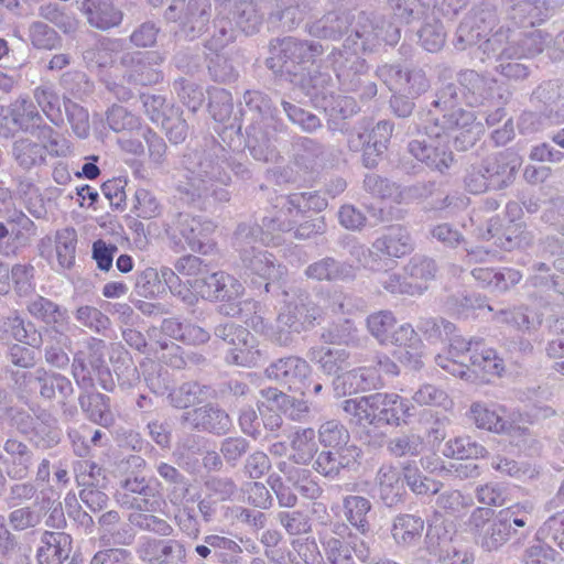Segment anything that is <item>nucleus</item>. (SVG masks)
<instances>
[{"label":"nucleus","mask_w":564,"mask_h":564,"mask_svg":"<svg viewBox=\"0 0 564 564\" xmlns=\"http://www.w3.org/2000/svg\"><path fill=\"white\" fill-rule=\"evenodd\" d=\"M351 30L343 50H334L328 55L336 78L346 91L357 90L367 73L366 61L361 52L375 51L382 44L394 45L400 40V30L391 22L365 12H328L307 25V32L315 37L338 39L345 31Z\"/></svg>","instance_id":"f257e3e1"},{"label":"nucleus","mask_w":564,"mask_h":564,"mask_svg":"<svg viewBox=\"0 0 564 564\" xmlns=\"http://www.w3.org/2000/svg\"><path fill=\"white\" fill-rule=\"evenodd\" d=\"M459 94L467 105L471 107L480 106L490 97L489 83L484 76L479 75L473 69H466L458 74ZM459 98L458 91L453 84H448L441 89V96L433 104L438 107L444 105V110L452 112L444 113L442 119L434 117L432 111H429L426 121L433 120L434 127L429 128L425 126V133L431 138V143L425 142V165L444 173L448 169L454 158L448 148L449 139L446 133L447 129L453 127H460L462 131L455 137L456 148L458 150H466L468 147L474 145L476 140L482 132L481 124L474 122L475 116L470 111H464L460 108L454 110L456 100Z\"/></svg>","instance_id":"f03ea898"},{"label":"nucleus","mask_w":564,"mask_h":564,"mask_svg":"<svg viewBox=\"0 0 564 564\" xmlns=\"http://www.w3.org/2000/svg\"><path fill=\"white\" fill-rule=\"evenodd\" d=\"M323 51L319 43L284 37L271 44V56L267 58V66L279 75H290L294 79L301 76L299 83L306 89V95L315 107L347 118L355 112L356 104L350 97L334 95L329 75L319 73L304 77V72L308 70Z\"/></svg>","instance_id":"7ed1b4c3"},{"label":"nucleus","mask_w":564,"mask_h":564,"mask_svg":"<svg viewBox=\"0 0 564 564\" xmlns=\"http://www.w3.org/2000/svg\"><path fill=\"white\" fill-rule=\"evenodd\" d=\"M283 234L278 230L276 225L267 227L264 218L261 226L251 221L242 223L235 232L234 247L239 253L246 274L265 282L267 292L270 282L279 281L285 275L286 268L279 263L272 253L257 245L279 246L284 241Z\"/></svg>","instance_id":"20e7f679"},{"label":"nucleus","mask_w":564,"mask_h":564,"mask_svg":"<svg viewBox=\"0 0 564 564\" xmlns=\"http://www.w3.org/2000/svg\"><path fill=\"white\" fill-rule=\"evenodd\" d=\"M242 122H246L247 147L258 161L273 162L278 159L274 134L283 130L271 99L259 90L243 94Z\"/></svg>","instance_id":"39448f33"},{"label":"nucleus","mask_w":564,"mask_h":564,"mask_svg":"<svg viewBox=\"0 0 564 564\" xmlns=\"http://www.w3.org/2000/svg\"><path fill=\"white\" fill-rule=\"evenodd\" d=\"M226 150L215 140H210L206 149H189L183 158L184 178L177 184V191L194 202L207 194L215 182L228 185L230 175L225 171L221 159Z\"/></svg>","instance_id":"423d86ee"},{"label":"nucleus","mask_w":564,"mask_h":564,"mask_svg":"<svg viewBox=\"0 0 564 564\" xmlns=\"http://www.w3.org/2000/svg\"><path fill=\"white\" fill-rule=\"evenodd\" d=\"M343 410L359 425L406 424L413 415L414 406L397 393H372L348 399Z\"/></svg>","instance_id":"0eeeda50"},{"label":"nucleus","mask_w":564,"mask_h":564,"mask_svg":"<svg viewBox=\"0 0 564 564\" xmlns=\"http://www.w3.org/2000/svg\"><path fill=\"white\" fill-rule=\"evenodd\" d=\"M321 316V307L314 304L306 294H300L295 301H290L284 305L274 326H268L259 315H254L250 319L246 318L245 322L275 344L289 346L293 341V334L308 329Z\"/></svg>","instance_id":"6e6552de"},{"label":"nucleus","mask_w":564,"mask_h":564,"mask_svg":"<svg viewBox=\"0 0 564 564\" xmlns=\"http://www.w3.org/2000/svg\"><path fill=\"white\" fill-rule=\"evenodd\" d=\"M193 288L203 299L220 302L219 311L230 317L243 318V311L253 310L257 303L242 301L245 286L235 276L224 272H215L204 280H195Z\"/></svg>","instance_id":"1a4fd4ad"},{"label":"nucleus","mask_w":564,"mask_h":564,"mask_svg":"<svg viewBox=\"0 0 564 564\" xmlns=\"http://www.w3.org/2000/svg\"><path fill=\"white\" fill-rule=\"evenodd\" d=\"M347 525L334 523L332 532H319L318 539L323 549L324 564H350L352 555L361 563H367L371 556L373 539H366L358 533L348 532Z\"/></svg>","instance_id":"9d476101"},{"label":"nucleus","mask_w":564,"mask_h":564,"mask_svg":"<svg viewBox=\"0 0 564 564\" xmlns=\"http://www.w3.org/2000/svg\"><path fill=\"white\" fill-rule=\"evenodd\" d=\"M499 19L497 10L489 3H482L471 15L464 19L459 24L457 33L459 41H465L468 44L475 43L485 39L482 44L484 52L496 53L505 43L510 39V25L516 26L512 21L507 26V32L503 31L505 26L501 25L497 29Z\"/></svg>","instance_id":"9b49d317"},{"label":"nucleus","mask_w":564,"mask_h":564,"mask_svg":"<svg viewBox=\"0 0 564 564\" xmlns=\"http://www.w3.org/2000/svg\"><path fill=\"white\" fill-rule=\"evenodd\" d=\"M105 341L93 337L87 341L85 349L74 355L72 372L80 389H91L97 378L102 389L112 390L113 380L105 360Z\"/></svg>","instance_id":"f8f14e48"},{"label":"nucleus","mask_w":564,"mask_h":564,"mask_svg":"<svg viewBox=\"0 0 564 564\" xmlns=\"http://www.w3.org/2000/svg\"><path fill=\"white\" fill-rule=\"evenodd\" d=\"M215 227L208 219L180 213L174 223L166 228V234L176 251L185 250L187 247L192 251L207 254L214 248L210 236Z\"/></svg>","instance_id":"ddd939ff"},{"label":"nucleus","mask_w":564,"mask_h":564,"mask_svg":"<svg viewBox=\"0 0 564 564\" xmlns=\"http://www.w3.org/2000/svg\"><path fill=\"white\" fill-rule=\"evenodd\" d=\"M155 478L127 477L121 482L122 491L116 494L117 502L127 509L158 512L165 505Z\"/></svg>","instance_id":"4468645a"},{"label":"nucleus","mask_w":564,"mask_h":564,"mask_svg":"<svg viewBox=\"0 0 564 564\" xmlns=\"http://www.w3.org/2000/svg\"><path fill=\"white\" fill-rule=\"evenodd\" d=\"M393 131V124L383 120L368 133L366 128L354 127L346 130L347 145L350 151H362V163L366 167L377 166L380 158L384 153L390 142Z\"/></svg>","instance_id":"2eb2a0df"},{"label":"nucleus","mask_w":564,"mask_h":564,"mask_svg":"<svg viewBox=\"0 0 564 564\" xmlns=\"http://www.w3.org/2000/svg\"><path fill=\"white\" fill-rule=\"evenodd\" d=\"M215 335L229 345L226 354L228 364L253 367L261 360L258 340L246 327L226 323L215 328Z\"/></svg>","instance_id":"dca6fc26"},{"label":"nucleus","mask_w":564,"mask_h":564,"mask_svg":"<svg viewBox=\"0 0 564 564\" xmlns=\"http://www.w3.org/2000/svg\"><path fill=\"white\" fill-rule=\"evenodd\" d=\"M326 200L316 193H294L278 198L280 209L272 216L264 217V225H276L281 232H290L294 229L299 216L305 210H322L326 207Z\"/></svg>","instance_id":"f3484780"},{"label":"nucleus","mask_w":564,"mask_h":564,"mask_svg":"<svg viewBox=\"0 0 564 564\" xmlns=\"http://www.w3.org/2000/svg\"><path fill=\"white\" fill-rule=\"evenodd\" d=\"M209 11V0H173L164 17L167 21L177 22L184 35L194 40L206 31Z\"/></svg>","instance_id":"a211bd4d"},{"label":"nucleus","mask_w":564,"mask_h":564,"mask_svg":"<svg viewBox=\"0 0 564 564\" xmlns=\"http://www.w3.org/2000/svg\"><path fill=\"white\" fill-rule=\"evenodd\" d=\"M436 414L437 417L433 422L432 426L429 427L427 434L431 449L434 453L441 452L444 456L454 457L458 460L473 459L485 456L487 453L486 448L477 442L473 441L469 436L456 437L455 440L448 441L442 445V442L446 436L445 416H438V412Z\"/></svg>","instance_id":"6ab92c4d"},{"label":"nucleus","mask_w":564,"mask_h":564,"mask_svg":"<svg viewBox=\"0 0 564 564\" xmlns=\"http://www.w3.org/2000/svg\"><path fill=\"white\" fill-rule=\"evenodd\" d=\"M311 373L312 368L308 362L297 356L280 358L265 369V376L269 379L302 395L310 390Z\"/></svg>","instance_id":"aec40b11"},{"label":"nucleus","mask_w":564,"mask_h":564,"mask_svg":"<svg viewBox=\"0 0 564 564\" xmlns=\"http://www.w3.org/2000/svg\"><path fill=\"white\" fill-rule=\"evenodd\" d=\"M165 59V56L156 51L145 53H127L121 57V63L130 67L127 80L135 85H154L163 79L162 72L156 68Z\"/></svg>","instance_id":"412c9836"},{"label":"nucleus","mask_w":564,"mask_h":564,"mask_svg":"<svg viewBox=\"0 0 564 564\" xmlns=\"http://www.w3.org/2000/svg\"><path fill=\"white\" fill-rule=\"evenodd\" d=\"M521 162L519 154L511 149L486 158L482 165L491 188L499 191L512 184Z\"/></svg>","instance_id":"4be33fe9"},{"label":"nucleus","mask_w":564,"mask_h":564,"mask_svg":"<svg viewBox=\"0 0 564 564\" xmlns=\"http://www.w3.org/2000/svg\"><path fill=\"white\" fill-rule=\"evenodd\" d=\"M506 20L534 26L547 19L562 0H508Z\"/></svg>","instance_id":"5701e85b"},{"label":"nucleus","mask_w":564,"mask_h":564,"mask_svg":"<svg viewBox=\"0 0 564 564\" xmlns=\"http://www.w3.org/2000/svg\"><path fill=\"white\" fill-rule=\"evenodd\" d=\"M183 420L194 429L218 435L226 434L232 424L229 415L214 405H204L187 411L183 414Z\"/></svg>","instance_id":"b1692460"},{"label":"nucleus","mask_w":564,"mask_h":564,"mask_svg":"<svg viewBox=\"0 0 564 564\" xmlns=\"http://www.w3.org/2000/svg\"><path fill=\"white\" fill-rule=\"evenodd\" d=\"M28 311L34 318L52 325L62 336L75 328V325L70 323L67 310L44 296L37 295L31 300Z\"/></svg>","instance_id":"393cba45"},{"label":"nucleus","mask_w":564,"mask_h":564,"mask_svg":"<svg viewBox=\"0 0 564 564\" xmlns=\"http://www.w3.org/2000/svg\"><path fill=\"white\" fill-rule=\"evenodd\" d=\"M117 2L118 0H84L80 9L90 25L108 30L122 21V12Z\"/></svg>","instance_id":"a878e982"},{"label":"nucleus","mask_w":564,"mask_h":564,"mask_svg":"<svg viewBox=\"0 0 564 564\" xmlns=\"http://www.w3.org/2000/svg\"><path fill=\"white\" fill-rule=\"evenodd\" d=\"M70 549L72 539L68 534L45 531L37 550V562L39 564H62L68 558Z\"/></svg>","instance_id":"bb28decb"},{"label":"nucleus","mask_w":564,"mask_h":564,"mask_svg":"<svg viewBox=\"0 0 564 564\" xmlns=\"http://www.w3.org/2000/svg\"><path fill=\"white\" fill-rule=\"evenodd\" d=\"M34 379L41 397L52 400L59 397L66 400L74 393L70 380L57 372L37 368L34 372Z\"/></svg>","instance_id":"cd10ccee"},{"label":"nucleus","mask_w":564,"mask_h":564,"mask_svg":"<svg viewBox=\"0 0 564 564\" xmlns=\"http://www.w3.org/2000/svg\"><path fill=\"white\" fill-rule=\"evenodd\" d=\"M468 417L478 429L495 433H502L508 427L505 410L496 404L488 405L484 402H474L469 408Z\"/></svg>","instance_id":"c85d7f7f"},{"label":"nucleus","mask_w":564,"mask_h":564,"mask_svg":"<svg viewBox=\"0 0 564 564\" xmlns=\"http://www.w3.org/2000/svg\"><path fill=\"white\" fill-rule=\"evenodd\" d=\"M307 357L327 376L336 375L350 365V354L343 348L314 346Z\"/></svg>","instance_id":"c756f323"},{"label":"nucleus","mask_w":564,"mask_h":564,"mask_svg":"<svg viewBox=\"0 0 564 564\" xmlns=\"http://www.w3.org/2000/svg\"><path fill=\"white\" fill-rule=\"evenodd\" d=\"M305 275L316 281H344L352 279L355 272L352 265L326 257L311 263L305 269Z\"/></svg>","instance_id":"7c9ffc66"},{"label":"nucleus","mask_w":564,"mask_h":564,"mask_svg":"<svg viewBox=\"0 0 564 564\" xmlns=\"http://www.w3.org/2000/svg\"><path fill=\"white\" fill-rule=\"evenodd\" d=\"M551 37L541 30L524 33L517 42L502 48L503 58H528L540 54Z\"/></svg>","instance_id":"2f4dec72"},{"label":"nucleus","mask_w":564,"mask_h":564,"mask_svg":"<svg viewBox=\"0 0 564 564\" xmlns=\"http://www.w3.org/2000/svg\"><path fill=\"white\" fill-rule=\"evenodd\" d=\"M44 148L39 143L37 139L30 137H19L12 143L11 154L14 162L23 171L45 165Z\"/></svg>","instance_id":"473e14b6"},{"label":"nucleus","mask_w":564,"mask_h":564,"mask_svg":"<svg viewBox=\"0 0 564 564\" xmlns=\"http://www.w3.org/2000/svg\"><path fill=\"white\" fill-rule=\"evenodd\" d=\"M82 410L87 417L104 427H109L115 423V416L110 411L109 397L99 393H82L78 398Z\"/></svg>","instance_id":"72a5a7b5"},{"label":"nucleus","mask_w":564,"mask_h":564,"mask_svg":"<svg viewBox=\"0 0 564 564\" xmlns=\"http://www.w3.org/2000/svg\"><path fill=\"white\" fill-rule=\"evenodd\" d=\"M4 452L3 463L7 466L8 475L11 478H24L32 464V453L29 447L17 440H8L4 444Z\"/></svg>","instance_id":"f704fd0d"},{"label":"nucleus","mask_w":564,"mask_h":564,"mask_svg":"<svg viewBox=\"0 0 564 564\" xmlns=\"http://www.w3.org/2000/svg\"><path fill=\"white\" fill-rule=\"evenodd\" d=\"M279 469L304 498L315 500L321 497L323 489L311 470L288 466L286 463L279 464Z\"/></svg>","instance_id":"c9c22d12"},{"label":"nucleus","mask_w":564,"mask_h":564,"mask_svg":"<svg viewBox=\"0 0 564 564\" xmlns=\"http://www.w3.org/2000/svg\"><path fill=\"white\" fill-rule=\"evenodd\" d=\"M372 248L383 256L400 258L412 250V240L406 230L393 227L388 234L376 239Z\"/></svg>","instance_id":"e433bc0d"},{"label":"nucleus","mask_w":564,"mask_h":564,"mask_svg":"<svg viewBox=\"0 0 564 564\" xmlns=\"http://www.w3.org/2000/svg\"><path fill=\"white\" fill-rule=\"evenodd\" d=\"M217 17L214 21L215 32L213 39L208 43V47L214 51L225 47L236 37V29L231 20L228 19L227 12H231V0H215Z\"/></svg>","instance_id":"4c0bfd02"},{"label":"nucleus","mask_w":564,"mask_h":564,"mask_svg":"<svg viewBox=\"0 0 564 564\" xmlns=\"http://www.w3.org/2000/svg\"><path fill=\"white\" fill-rule=\"evenodd\" d=\"M371 509L370 501L361 496H348L344 499V513L347 521L356 529L355 533L366 539H372L369 534L367 514Z\"/></svg>","instance_id":"58836bf2"},{"label":"nucleus","mask_w":564,"mask_h":564,"mask_svg":"<svg viewBox=\"0 0 564 564\" xmlns=\"http://www.w3.org/2000/svg\"><path fill=\"white\" fill-rule=\"evenodd\" d=\"M312 0H278V10L270 19L280 21L283 29L292 30L312 10Z\"/></svg>","instance_id":"ea45409f"},{"label":"nucleus","mask_w":564,"mask_h":564,"mask_svg":"<svg viewBox=\"0 0 564 564\" xmlns=\"http://www.w3.org/2000/svg\"><path fill=\"white\" fill-rule=\"evenodd\" d=\"M377 488L379 497L387 506L397 503L403 491L399 470L393 466H382L377 474Z\"/></svg>","instance_id":"a19ab883"},{"label":"nucleus","mask_w":564,"mask_h":564,"mask_svg":"<svg viewBox=\"0 0 564 564\" xmlns=\"http://www.w3.org/2000/svg\"><path fill=\"white\" fill-rule=\"evenodd\" d=\"M123 47L121 40L104 39L96 41L93 46L83 53L89 67H106L113 62L115 54Z\"/></svg>","instance_id":"79ce46f5"},{"label":"nucleus","mask_w":564,"mask_h":564,"mask_svg":"<svg viewBox=\"0 0 564 564\" xmlns=\"http://www.w3.org/2000/svg\"><path fill=\"white\" fill-rule=\"evenodd\" d=\"M205 543L209 544L214 551V563L237 564L242 553L240 544L225 535L209 534L204 536Z\"/></svg>","instance_id":"37998d69"},{"label":"nucleus","mask_w":564,"mask_h":564,"mask_svg":"<svg viewBox=\"0 0 564 564\" xmlns=\"http://www.w3.org/2000/svg\"><path fill=\"white\" fill-rule=\"evenodd\" d=\"M315 431L311 427L295 431L290 437L291 458L296 464H307L317 452Z\"/></svg>","instance_id":"c03bdc74"},{"label":"nucleus","mask_w":564,"mask_h":564,"mask_svg":"<svg viewBox=\"0 0 564 564\" xmlns=\"http://www.w3.org/2000/svg\"><path fill=\"white\" fill-rule=\"evenodd\" d=\"M35 135L39 143L44 148L43 156L45 163L47 162V156L66 158L72 154L70 142L59 135L52 127L43 124Z\"/></svg>","instance_id":"a18cd8bd"},{"label":"nucleus","mask_w":564,"mask_h":564,"mask_svg":"<svg viewBox=\"0 0 564 564\" xmlns=\"http://www.w3.org/2000/svg\"><path fill=\"white\" fill-rule=\"evenodd\" d=\"M262 397L267 402H272L276 409L285 412L292 420L301 421L308 413V404L306 401H291L290 397L276 388H268L261 390Z\"/></svg>","instance_id":"49530a36"},{"label":"nucleus","mask_w":564,"mask_h":564,"mask_svg":"<svg viewBox=\"0 0 564 564\" xmlns=\"http://www.w3.org/2000/svg\"><path fill=\"white\" fill-rule=\"evenodd\" d=\"M232 13L236 26L245 34H253L259 31L263 14L252 0H241L236 3Z\"/></svg>","instance_id":"de8ad7c7"},{"label":"nucleus","mask_w":564,"mask_h":564,"mask_svg":"<svg viewBox=\"0 0 564 564\" xmlns=\"http://www.w3.org/2000/svg\"><path fill=\"white\" fill-rule=\"evenodd\" d=\"M423 521L420 517L403 514L397 517L392 528V536L398 544L411 545L420 539Z\"/></svg>","instance_id":"09e8293b"},{"label":"nucleus","mask_w":564,"mask_h":564,"mask_svg":"<svg viewBox=\"0 0 564 564\" xmlns=\"http://www.w3.org/2000/svg\"><path fill=\"white\" fill-rule=\"evenodd\" d=\"M34 99L46 118L59 126L63 122L61 99L57 93L50 86H39L33 91Z\"/></svg>","instance_id":"8fccbe9b"},{"label":"nucleus","mask_w":564,"mask_h":564,"mask_svg":"<svg viewBox=\"0 0 564 564\" xmlns=\"http://www.w3.org/2000/svg\"><path fill=\"white\" fill-rule=\"evenodd\" d=\"M468 360L475 369L488 376H500L505 369L503 360L497 355L496 350L485 348L484 344L474 349V352L468 356Z\"/></svg>","instance_id":"3c124183"},{"label":"nucleus","mask_w":564,"mask_h":564,"mask_svg":"<svg viewBox=\"0 0 564 564\" xmlns=\"http://www.w3.org/2000/svg\"><path fill=\"white\" fill-rule=\"evenodd\" d=\"M55 249L62 269L70 268L75 262L77 234L74 228H63L56 232Z\"/></svg>","instance_id":"603ef678"},{"label":"nucleus","mask_w":564,"mask_h":564,"mask_svg":"<svg viewBox=\"0 0 564 564\" xmlns=\"http://www.w3.org/2000/svg\"><path fill=\"white\" fill-rule=\"evenodd\" d=\"M377 75L394 94L405 91L411 95L419 94L412 91V86H410L411 76L408 72H403L399 65H382L378 67Z\"/></svg>","instance_id":"864d4df0"},{"label":"nucleus","mask_w":564,"mask_h":564,"mask_svg":"<svg viewBox=\"0 0 564 564\" xmlns=\"http://www.w3.org/2000/svg\"><path fill=\"white\" fill-rule=\"evenodd\" d=\"M533 511L534 506L531 501H523L510 506L498 513V518L508 524L509 530L516 532L512 525L518 528H524L530 525L533 528Z\"/></svg>","instance_id":"5fc2aeb1"},{"label":"nucleus","mask_w":564,"mask_h":564,"mask_svg":"<svg viewBox=\"0 0 564 564\" xmlns=\"http://www.w3.org/2000/svg\"><path fill=\"white\" fill-rule=\"evenodd\" d=\"M75 319L94 333L104 334L110 326L109 317L91 305H80L74 312Z\"/></svg>","instance_id":"6e6d98bb"},{"label":"nucleus","mask_w":564,"mask_h":564,"mask_svg":"<svg viewBox=\"0 0 564 564\" xmlns=\"http://www.w3.org/2000/svg\"><path fill=\"white\" fill-rule=\"evenodd\" d=\"M206 395L205 387L197 382H185L167 394L170 404L177 409H186Z\"/></svg>","instance_id":"4d7b16f0"},{"label":"nucleus","mask_w":564,"mask_h":564,"mask_svg":"<svg viewBox=\"0 0 564 564\" xmlns=\"http://www.w3.org/2000/svg\"><path fill=\"white\" fill-rule=\"evenodd\" d=\"M150 511L131 512L128 517L129 522L143 531H150L162 536H169L173 532V528L167 521L161 519Z\"/></svg>","instance_id":"13d9d810"},{"label":"nucleus","mask_w":564,"mask_h":564,"mask_svg":"<svg viewBox=\"0 0 564 564\" xmlns=\"http://www.w3.org/2000/svg\"><path fill=\"white\" fill-rule=\"evenodd\" d=\"M106 116L109 128L115 132L142 129L140 118L122 106L112 105Z\"/></svg>","instance_id":"bf43d9fd"},{"label":"nucleus","mask_w":564,"mask_h":564,"mask_svg":"<svg viewBox=\"0 0 564 564\" xmlns=\"http://www.w3.org/2000/svg\"><path fill=\"white\" fill-rule=\"evenodd\" d=\"M13 121L21 130L33 133L34 128L40 130L43 119L32 101L21 99L13 109Z\"/></svg>","instance_id":"052dcab7"},{"label":"nucleus","mask_w":564,"mask_h":564,"mask_svg":"<svg viewBox=\"0 0 564 564\" xmlns=\"http://www.w3.org/2000/svg\"><path fill=\"white\" fill-rule=\"evenodd\" d=\"M533 234L522 224H510L503 235L498 238V245L505 250H512L516 248L524 249L532 245Z\"/></svg>","instance_id":"680f3d73"},{"label":"nucleus","mask_w":564,"mask_h":564,"mask_svg":"<svg viewBox=\"0 0 564 564\" xmlns=\"http://www.w3.org/2000/svg\"><path fill=\"white\" fill-rule=\"evenodd\" d=\"M370 333L381 343L388 344L392 337L397 321L394 315L389 311H381L371 314L367 319Z\"/></svg>","instance_id":"e2e57ef3"},{"label":"nucleus","mask_w":564,"mask_h":564,"mask_svg":"<svg viewBox=\"0 0 564 564\" xmlns=\"http://www.w3.org/2000/svg\"><path fill=\"white\" fill-rule=\"evenodd\" d=\"M512 533L508 524L497 517L485 530L480 540L481 547L488 552L497 551L509 541Z\"/></svg>","instance_id":"0e129e2a"},{"label":"nucleus","mask_w":564,"mask_h":564,"mask_svg":"<svg viewBox=\"0 0 564 564\" xmlns=\"http://www.w3.org/2000/svg\"><path fill=\"white\" fill-rule=\"evenodd\" d=\"M276 520L290 535H305L312 531L311 518L301 510L281 511Z\"/></svg>","instance_id":"69168bd1"},{"label":"nucleus","mask_w":564,"mask_h":564,"mask_svg":"<svg viewBox=\"0 0 564 564\" xmlns=\"http://www.w3.org/2000/svg\"><path fill=\"white\" fill-rule=\"evenodd\" d=\"M349 433L347 429L336 420H329L323 423L318 430V440L325 447L333 449L349 443Z\"/></svg>","instance_id":"338daca9"},{"label":"nucleus","mask_w":564,"mask_h":564,"mask_svg":"<svg viewBox=\"0 0 564 564\" xmlns=\"http://www.w3.org/2000/svg\"><path fill=\"white\" fill-rule=\"evenodd\" d=\"M30 40L34 47L39 50H54L61 45V36L47 24L35 21L29 29Z\"/></svg>","instance_id":"774afa93"}]
</instances>
